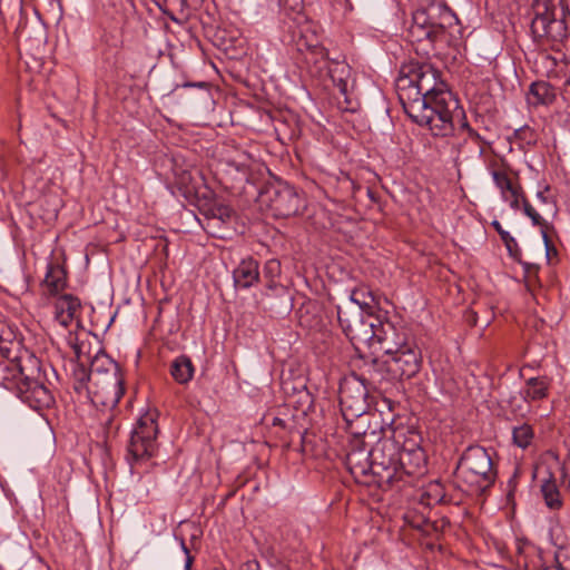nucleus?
Listing matches in <instances>:
<instances>
[{"label": "nucleus", "mask_w": 570, "mask_h": 570, "mask_svg": "<svg viewBox=\"0 0 570 570\" xmlns=\"http://www.w3.org/2000/svg\"><path fill=\"white\" fill-rule=\"evenodd\" d=\"M281 275V263L277 259H268L263 268V276L267 281V287L276 286L275 279Z\"/></svg>", "instance_id": "32"}, {"label": "nucleus", "mask_w": 570, "mask_h": 570, "mask_svg": "<svg viewBox=\"0 0 570 570\" xmlns=\"http://www.w3.org/2000/svg\"><path fill=\"white\" fill-rule=\"evenodd\" d=\"M92 402L106 409L114 410L125 393L124 377L109 376L107 380H97L91 383Z\"/></svg>", "instance_id": "15"}, {"label": "nucleus", "mask_w": 570, "mask_h": 570, "mask_svg": "<svg viewBox=\"0 0 570 570\" xmlns=\"http://www.w3.org/2000/svg\"><path fill=\"white\" fill-rule=\"evenodd\" d=\"M374 331L372 344L377 343L385 355L395 354L410 342L403 331L397 330L392 322L381 315L376 320Z\"/></svg>", "instance_id": "14"}, {"label": "nucleus", "mask_w": 570, "mask_h": 570, "mask_svg": "<svg viewBox=\"0 0 570 570\" xmlns=\"http://www.w3.org/2000/svg\"><path fill=\"white\" fill-rule=\"evenodd\" d=\"M111 423H112V417H111V416H108V417H107V420H106V422H105V425H106L107 428H109V426L111 425Z\"/></svg>", "instance_id": "45"}, {"label": "nucleus", "mask_w": 570, "mask_h": 570, "mask_svg": "<svg viewBox=\"0 0 570 570\" xmlns=\"http://www.w3.org/2000/svg\"><path fill=\"white\" fill-rule=\"evenodd\" d=\"M538 197L541 198L542 200H544V197H543V193L542 191H539L538 193Z\"/></svg>", "instance_id": "47"}, {"label": "nucleus", "mask_w": 570, "mask_h": 570, "mask_svg": "<svg viewBox=\"0 0 570 570\" xmlns=\"http://www.w3.org/2000/svg\"><path fill=\"white\" fill-rule=\"evenodd\" d=\"M405 114L419 126L426 127L434 137L453 136L459 130L474 131L470 127L465 111L451 90L430 95L422 100L403 106Z\"/></svg>", "instance_id": "1"}, {"label": "nucleus", "mask_w": 570, "mask_h": 570, "mask_svg": "<svg viewBox=\"0 0 570 570\" xmlns=\"http://www.w3.org/2000/svg\"><path fill=\"white\" fill-rule=\"evenodd\" d=\"M17 360L13 372L20 377L21 399L35 407H49L55 399L46 384L40 360L27 350L20 352Z\"/></svg>", "instance_id": "6"}, {"label": "nucleus", "mask_w": 570, "mask_h": 570, "mask_svg": "<svg viewBox=\"0 0 570 570\" xmlns=\"http://www.w3.org/2000/svg\"><path fill=\"white\" fill-rule=\"evenodd\" d=\"M541 493L550 509H559L562 505L560 492L554 480H546L541 485Z\"/></svg>", "instance_id": "29"}, {"label": "nucleus", "mask_w": 570, "mask_h": 570, "mask_svg": "<svg viewBox=\"0 0 570 570\" xmlns=\"http://www.w3.org/2000/svg\"><path fill=\"white\" fill-rule=\"evenodd\" d=\"M500 238H501L502 243L504 244L509 256L514 259H518L519 256L521 255V249H520L519 244L515 240V238L513 236H511V234L509 232L501 233Z\"/></svg>", "instance_id": "34"}, {"label": "nucleus", "mask_w": 570, "mask_h": 570, "mask_svg": "<svg viewBox=\"0 0 570 570\" xmlns=\"http://www.w3.org/2000/svg\"><path fill=\"white\" fill-rule=\"evenodd\" d=\"M76 376L80 384H83L85 382H89V379H82L81 367L76 372Z\"/></svg>", "instance_id": "43"}, {"label": "nucleus", "mask_w": 570, "mask_h": 570, "mask_svg": "<svg viewBox=\"0 0 570 570\" xmlns=\"http://www.w3.org/2000/svg\"><path fill=\"white\" fill-rule=\"evenodd\" d=\"M557 7L551 0H533L530 30L538 42H561L567 38L564 19L557 18Z\"/></svg>", "instance_id": "8"}, {"label": "nucleus", "mask_w": 570, "mask_h": 570, "mask_svg": "<svg viewBox=\"0 0 570 570\" xmlns=\"http://www.w3.org/2000/svg\"><path fill=\"white\" fill-rule=\"evenodd\" d=\"M397 445L396 453L390 464L392 479L387 483V490H401L411 484L413 479L425 471L426 456L421 446V436L417 432L395 431L392 438H385Z\"/></svg>", "instance_id": "3"}, {"label": "nucleus", "mask_w": 570, "mask_h": 570, "mask_svg": "<svg viewBox=\"0 0 570 570\" xmlns=\"http://www.w3.org/2000/svg\"><path fill=\"white\" fill-rule=\"evenodd\" d=\"M564 556V552L563 551H559L558 553H556V564L553 566H547L543 568V570H568V568L566 566H563V562H562V557Z\"/></svg>", "instance_id": "38"}, {"label": "nucleus", "mask_w": 570, "mask_h": 570, "mask_svg": "<svg viewBox=\"0 0 570 570\" xmlns=\"http://www.w3.org/2000/svg\"><path fill=\"white\" fill-rule=\"evenodd\" d=\"M552 380L546 375L530 377L524 382L520 395L525 403L546 400L549 396Z\"/></svg>", "instance_id": "18"}, {"label": "nucleus", "mask_w": 570, "mask_h": 570, "mask_svg": "<svg viewBox=\"0 0 570 570\" xmlns=\"http://www.w3.org/2000/svg\"><path fill=\"white\" fill-rule=\"evenodd\" d=\"M523 213L531 219L534 226H541V235L546 245L547 255H549V250L551 247V242L547 234L544 227H547V222L540 216V214L532 207V205L528 202L527 198H523Z\"/></svg>", "instance_id": "28"}, {"label": "nucleus", "mask_w": 570, "mask_h": 570, "mask_svg": "<svg viewBox=\"0 0 570 570\" xmlns=\"http://www.w3.org/2000/svg\"><path fill=\"white\" fill-rule=\"evenodd\" d=\"M491 176L495 186L500 189L503 200H509V196L523 190L520 184L512 181L505 169H494L491 171Z\"/></svg>", "instance_id": "26"}, {"label": "nucleus", "mask_w": 570, "mask_h": 570, "mask_svg": "<svg viewBox=\"0 0 570 570\" xmlns=\"http://www.w3.org/2000/svg\"><path fill=\"white\" fill-rule=\"evenodd\" d=\"M0 350L4 355V360L0 361L1 384L8 390L16 389L18 391L19 396L21 397L20 377L16 375V373L13 372L14 365H18L17 355L10 357V348L7 346H1Z\"/></svg>", "instance_id": "21"}, {"label": "nucleus", "mask_w": 570, "mask_h": 570, "mask_svg": "<svg viewBox=\"0 0 570 570\" xmlns=\"http://www.w3.org/2000/svg\"><path fill=\"white\" fill-rule=\"evenodd\" d=\"M157 416L156 411L146 412L139 417L132 430L128 444V455L134 462L148 460L155 454L158 434Z\"/></svg>", "instance_id": "10"}, {"label": "nucleus", "mask_w": 570, "mask_h": 570, "mask_svg": "<svg viewBox=\"0 0 570 570\" xmlns=\"http://www.w3.org/2000/svg\"><path fill=\"white\" fill-rule=\"evenodd\" d=\"M356 304L360 307V312L366 313L371 312L372 308L371 303L365 299V292L363 289L353 291L350 296V305L346 306L350 309H353V305Z\"/></svg>", "instance_id": "33"}, {"label": "nucleus", "mask_w": 570, "mask_h": 570, "mask_svg": "<svg viewBox=\"0 0 570 570\" xmlns=\"http://www.w3.org/2000/svg\"><path fill=\"white\" fill-rule=\"evenodd\" d=\"M491 226L497 230V233L501 236V233H505L507 230L503 229L502 225L499 220L494 219L491 223Z\"/></svg>", "instance_id": "42"}, {"label": "nucleus", "mask_w": 570, "mask_h": 570, "mask_svg": "<svg viewBox=\"0 0 570 570\" xmlns=\"http://www.w3.org/2000/svg\"><path fill=\"white\" fill-rule=\"evenodd\" d=\"M42 286L48 295H59L67 286V273L63 267L58 264H48Z\"/></svg>", "instance_id": "22"}, {"label": "nucleus", "mask_w": 570, "mask_h": 570, "mask_svg": "<svg viewBox=\"0 0 570 570\" xmlns=\"http://www.w3.org/2000/svg\"><path fill=\"white\" fill-rule=\"evenodd\" d=\"M279 2H282V0H279Z\"/></svg>", "instance_id": "51"}, {"label": "nucleus", "mask_w": 570, "mask_h": 570, "mask_svg": "<svg viewBox=\"0 0 570 570\" xmlns=\"http://www.w3.org/2000/svg\"><path fill=\"white\" fill-rule=\"evenodd\" d=\"M254 567H255L254 570H259V564L257 562H254Z\"/></svg>", "instance_id": "48"}, {"label": "nucleus", "mask_w": 570, "mask_h": 570, "mask_svg": "<svg viewBox=\"0 0 570 570\" xmlns=\"http://www.w3.org/2000/svg\"><path fill=\"white\" fill-rule=\"evenodd\" d=\"M397 445L389 440H380L371 450L363 441L356 440L345 458V465L360 483L376 484L387 491L392 479L390 464L396 453Z\"/></svg>", "instance_id": "2"}, {"label": "nucleus", "mask_w": 570, "mask_h": 570, "mask_svg": "<svg viewBox=\"0 0 570 570\" xmlns=\"http://www.w3.org/2000/svg\"><path fill=\"white\" fill-rule=\"evenodd\" d=\"M312 45H315V42H308L305 37H301L296 42L297 51L304 57L306 47Z\"/></svg>", "instance_id": "40"}, {"label": "nucleus", "mask_w": 570, "mask_h": 570, "mask_svg": "<svg viewBox=\"0 0 570 570\" xmlns=\"http://www.w3.org/2000/svg\"><path fill=\"white\" fill-rule=\"evenodd\" d=\"M304 61L307 65H315L317 69L321 70L324 67L328 68V63L331 60H328L327 50L321 45H318L317 41H315V45L306 47V52L304 53Z\"/></svg>", "instance_id": "27"}, {"label": "nucleus", "mask_w": 570, "mask_h": 570, "mask_svg": "<svg viewBox=\"0 0 570 570\" xmlns=\"http://www.w3.org/2000/svg\"><path fill=\"white\" fill-rule=\"evenodd\" d=\"M368 391L358 376L344 380L340 385V407L347 425L355 419H361L368 410Z\"/></svg>", "instance_id": "12"}, {"label": "nucleus", "mask_w": 570, "mask_h": 570, "mask_svg": "<svg viewBox=\"0 0 570 570\" xmlns=\"http://www.w3.org/2000/svg\"><path fill=\"white\" fill-rule=\"evenodd\" d=\"M515 137L519 139H529L528 142L533 138V131L529 127H522L515 130Z\"/></svg>", "instance_id": "39"}, {"label": "nucleus", "mask_w": 570, "mask_h": 570, "mask_svg": "<svg viewBox=\"0 0 570 570\" xmlns=\"http://www.w3.org/2000/svg\"><path fill=\"white\" fill-rule=\"evenodd\" d=\"M261 202L276 218L295 216L305 207V200L296 188L281 180L268 185L263 190Z\"/></svg>", "instance_id": "9"}, {"label": "nucleus", "mask_w": 570, "mask_h": 570, "mask_svg": "<svg viewBox=\"0 0 570 570\" xmlns=\"http://www.w3.org/2000/svg\"><path fill=\"white\" fill-rule=\"evenodd\" d=\"M512 439L517 446L527 449L529 445H531L534 439L533 428L528 423L514 426L512 430Z\"/></svg>", "instance_id": "30"}, {"label": "nucleus", "mask_w": 570, "mask_h": 570, "mask_svg": "<svg viewBox=\"0 0 570 570\" xmlns=\"http://www.w3.org/2000/svg\"><path fill=\"white\" fill-rule=\"evenodd\" d=\"M458 469L462 480L474 493H482L495 481L497 473L487 449L480 445L469 446L462 454Z\"/></svg>", "instance_id": "7"}, {"label": "nucleus", "mask_w": 570, "mask_h": 570, "mask_svg": "<svg viewBox=\"0 0 570 570\" xmlns=\"http://www.w3.org/2000/svg\"><path fill=\"white\" fill-rule=\"evenodd\" d=\"M557 97L556 88L552 87L547 81H535L533 82L527 96L528 102L530 105H551Z\"/></svg>", "instance_id": "23"}, {"label": "nucleus", "mask_w": 570, "mask_h": 570, "mask_svg": "<svg viewBox=\"0 0 570 570\" xmlns=\"http://www.w3.org/2000/svg\"><path fill=\"white\" fill-rule=\"evenodd\" d=\"M510 199L507 200L510 205V207L513 209V210H518L520 209V203L522 202L523 203V198H525L524 194H523V190L517 193L515 195H511L509 196Z\"/></svg>", "instance_id": "37"}, {"label": "nucleus", "mask_w": 570, "mask_h": 570, "mask_svg": "<svg viewBox=\"0 0 570 570\" xmlns=\"http://www.w3.org/2000/svg\"><path fill=\"white\" fill-rule=\"evenodd\" d=\"M444 501L443 488L440 483H433L421 494L420 503L426 507H433Z\"/></svg>", "instance_id": "31"}, {"label": "nucleus", "mask_w": 570, "mask_h": 570, "mask_svg": "<svg viewBox=\"0 0 570 570\" xmlns=\"http://www.w3.org/2000/svg\"><path fill=\"white\" fill-rule=\"evenodd\" d=\"M82 379H89L90 383L97 380H107L109 376L124 377L117 362L105 352H98L90 362L89 372L81 366Z\"/></svg>", "instance_id": "16"}, {"label": "nucleus", "mask_w": 570, "mask_h": 570, "mask_svg": "<svg viewBox=\"0 0 570 570\" xmlns=\"http://www.w3.org/2000/svg\"><path fill=\"white\" fill-rule=\"evenodd\" d=\"M327 71L334 86L337 87L340 94L347 101L350 88L353 86L351 67L345 61L333 59L328 63Z\"/></svg>", "instance_id": "20"}, {"label": "nucleus", "mask_w": 570, "mask_h": 570, "mask_svg": "<svg viewBox=\"0 0 570 570\" xmlns=\"http://www.w3.org/2000/svg\"><path fill=\"white\" fill-rule=\"evenodd\" d=\"M282 421L279 419H275L274 425L279 424Z\"/></svg>", "instance_id": "49"}, {"label": "nucleus", "mask_w": 570, "mask_h": 570, "mask_svg": "<svg viewBox=\"0 0 570 570\" xmlns=\"http://www.w3.org/2000/svg\"><path fill=\"white\" fill-rule=\"evenodd\" d=\"M299 322H301V324H306V325H308V326H309V324L305 321V318H304V316H303V315H301V317H299Z\"/></svg>", "instance_id": "46"}, {"label": "nucleus", "mask_w": 570, "mask_h": 570, "mask_svg": "<svg viewBox=\"0 0 570 570\" xmlns=\"http://www.w3.org/2000/svg\"><path fill=\"white\" fill-rule=\"evenodd\" d=\"M13 337L14 333L3 321L0 320V343H11L13 345Z\"/></svg>", "instance_id": "36"}, {"label": "nucleus", "mask_w": 570, "mask_h": 570, "mask_svg": "<svg viewBox=\"0 0 570 570\" xmlns=\"http://www.w3.org/2000/svg\"><path fill=\"white\" fill-rule=\"evenodd\" d=\"M181 549H183L184 553L186 554L185 570H190L194 558L190 556V552L184 541H181Z\"/></svg>", "instance_id": "41"}, {"label": "nucleus", "mask_w": 570, "mask_h": 570, "mask_svg": "<svg viewBox=\"0 0 570 570\" xmlns=\"http://www.w3.org/2000/svg\"><path fill=\"white\" fill-rule=\"evenodd\" d=\"M169 372L178 384H186L193 379L195 367L190 357L179 355L171 362Z\"/></svg>", "instance_id": "25"}, {"label": "nucleus", "mask_w": 570, "mask_h": 570, "mask_svg": "<svg viewBox=\"0 0 570 570\" xmlns=\"http://www.w3.org/2000/svg\"><path fill=\"white\" fill-rule=\"evenodd\" d=\"M397 79V95L402 107L436 92L450 90L440 79V72L429 63L412 62L403 66Z\"/></svg>", "instance_id": "4"}, {"label": "nucleus", "mask_w": 570, "mask_h": 570, "mask_svg": "<svg viewBox=\"0 0 570 570\" xmlns=\"http://www.w3.org/2000/svg\"><path fill=\"white\" fill-rule=\"evenodd\" d=\"M453 23H458V18L452 10L441 2H432L413 12L407 37L411 42H426L432 47Z\"/></svg>", "instance_id": "5"}, {"label": "nucleus", "mask_w": 570, "mask_h": 570, "mask_svg": "<svg viewBox=\"0 0 570 570\" xmlns=\"http://www.w3.org/2000/svg\"><path fill=\"white\" fill-rule=\"evenodd\" d=\"M389 356L386 361L389 371L400 380L413 377L421 368V352L413 342L404 344L395 354Z\"/></svg>", "instance_id": "13"}, {"label": "nucleus", "mask_w": 570, "mask_h": 570, "mask_svg": "<svg viewBox=\"0 0 570 570\" xmlns=\"http://www.w3.org/2000/svg\"><path fill=\"white\" fill-rule=\"evenodd\" d=\"M194 86L203 87V86H204V82H198V83H189V82H186V83H184V87H194Z\"/></svg>", "instance_id": "44"}, {"label": "nucleus", "mask_w": 570, "mask_h": 570, "mask_svg": "<svg viewBox=\"0 0 570 570\" xmlns=\"http://www.w3.org/2000/svg\"><path fill=\"white\" fill-rule=\"evenodd\" d=\"M367 296L371 299V302H373L374 298H373V296H372V294L370 292L367 293Z\"/></svg>", "instance_id": "50"}, {"label": "nucleus", "mask_w": 570, "mask_h": 570, "mask_svg": "<svg viewBox=\"0 0 570 570\" xmlns=\"http://www.w3.org/2000/svg\"><path fill=\"white\" fill-rule=\"evenodd\" d=\"M253 161V157L249 153L237 148L227 153L222 159V163L228 168H233L244 176L248 175L250 171Z\"/></svg>", "instance_id": "24"}, {"label": "nucleus", "mask_w": 570, "mask_h": 570, "mask_svg": "<svg viewBox=\"0 0 570 570\" xmlns=\"http://www.w3.org/2000/svg\"><path fill=\"white\" fill-rule=\"evenodd\" d=\"M233 215V209L226 205H219L213 209V219L220 222L228 220Z\"/></svg>", "instance_id": "35"}, {"label": "nucleus", "mask_w": 570, "mask_h": 570, "mask_svg": "<svg viewBox=\"0 0 570 570\" xmlns=\"http://www.w3.org/2000/svg\"><path fill=\"white\" fill-rule=\"evenodd\" d=\"M80 306L79 298L71 294L59 296L55 303V320L67 327L77 317Z\"/></svg>", "instance_id": "19"}, {"label": "nucleus", "mask_w": 570, "mask_h": 570, "mask_svg": "<svg viewBox=\"0 0 570 570\" xmlns=\"http://www.w3.org/2000/svg\"><path fill=\"white\" fill-rule=\"evenodd\" d=\"M259 275L258 262L250 256L245 257L233 271L234 286L247 289L258 283Z\"/></svg>", "instance_id": "17"}, {"label": "nucleus", "mask_w": 570, "mask_h": 570, "mask_svg": "<svg viewBox=\"0 0 570 570\" xmlns=\"http://www.w3.org/2000/svg\"><path fill=\"white\" fill-rule=\"evenodd\" d=\"M336 315L343 333L352 343H370L372 345L379 315H373L372 312L362 313L356 308L350 309L340 305L336 306Z\"/></svg>", "instance_id": "11"}]
</instances>
